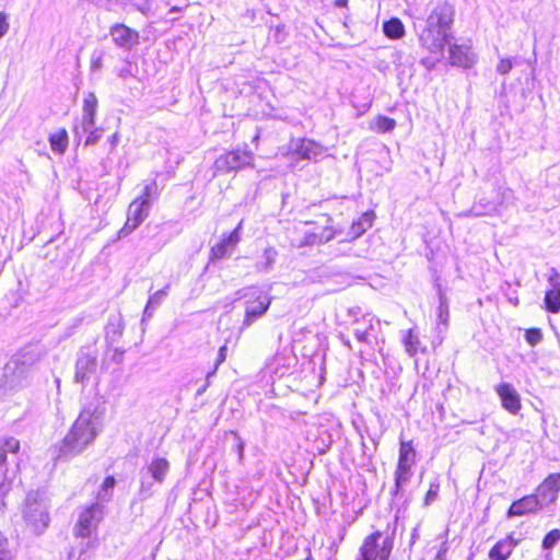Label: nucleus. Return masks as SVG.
I'll list each match as a JSON object with an SVG mask.
<instances>
[{
	"mask_svg": "<svg viewBox=\"0 0 560 560\" xmlns=\"http://www.w3.org/2000/svg\"><path fill=\"white\" fill-rule=\"evenodd\" d=\"M226 352H228V347L224 345L222 346L220 349H219V352H218V358H217V361H215V364H214V368L211 372H209L207 374V377H206V381H209L217 372V370L219 369V366L225 361L226 359Z\"/></svg>",
	"mask_w": 560,
	"mask_h": 560,
	"instance_id": "nucleus-35",
	"label": "nucleus"
},
{
	"mask_svg": "<svg viewBox=\"0 0 560 560\" xmlns=\"http://www.w3.org/2000/svg\"><path fill=\"white\" fill-rule=\"evenodd\" d=\"M396 121L387 116L378 115L370 121L369 128L378 133L390 132L395 129Z\"/></svg>",
	"mask_w": 560,
	"mask_h": 560,
	"instance_id": "nucleus-22",
	"label": "nucleus"
},
{
	"mask_svg": "<svg viewBox=\"0 0 560 560\" xmlns=\"http://www.w3.org/2000/svg\"><path fill=\"white\" fill-rule=\"evenodd\" d=\"M97 98L93 93H90L83 101V114L96 115Z\"/></svg>",
	"mask_w": 560,
	"mask_h": 560,
	"instance_id": "nucleus-31",
	"label": "nucleus"
},
{
	"mask_svg": "<svg viewBox=\"0 0 560 560\" xmlns=\"http://www.w3.org/2000/svg\"><path fill=\"white\" fill-rule=\"evenodd\" d=\"M232 434L234 435V438L236 439L237 443H236V452H237V455H238V460L242 462L243 458H244V448H245V444L244 442L241 440V438L237 435V433L235 432H232Z\"/></svg>",
	"mask_w": 560,
	"mask_h": 560,
	"instance_id": "nucleus-47",
	"label": "nucleus"
},
{
	"mask_svg": "<svg viewBox=\"0 0 560 560\" xmlns=\"http://www.w3.org/2000/svg\"><path fill=\"white\" fill-rule=\"evenodd\" d=\"M560 491V472L550 474L537 488L535 497H538V501L541 506H546L556 502L558 493Z\"/></svg>",
	"mask_w": 560,
	"mask_h": 560,
	"instance_id": "nucleus-10",
	"label": "nucleus"
},
{
	"mask_svg": "<svg viewBox=\"0 0 560 560\" xmlns=\"http://www.w3.org/2000/svg\"><path fill=\"white\" fill-rule=\"evenodd\" d=\"M103 56L104 52L101 51H94L91 58V69L93 71H100L103 67Z\"/></svg>",
	"mask_w": 560,
	"mask_h": 560,
	"instance_id": "nucleus-40",
	"label": "nucleus"
},
{
	"mask_svg": "<svg viewBox=\"0 0 560 560\" xmlns=\"http://www.w3.org/2000/svg\"><path fill=\"white\" fill-rule=\"evenodd\" d=\"M318 238H319V235L312 234V235L307 236L305 244L313 245V244L319 243Z\"/></svg>",
	"mask_w": 560,
	"mask_h": 560,
	"instance_id": "nucleus-50",
	"label": "nucleus"
},
{
	"mask_svg": "<svg viewBox=\"0 0 560 560\" xmlns=\"http://www.w3.org/2000/svg\"><path fill=\"white\" fill-rule=\"evenodd\" d=\"M132 5L143 14L152 13V3L150 0H133Z\"/></svg>",
	"mask_w": 560,
	"mask_h": 560,
	"instance_id": "nucleus-39",
	"label": "nucleus"
},
{
	"mask_svg": "<svg viewBox=\"0 0 560 560\" xmlns=\"http://www.w3.org/2000/svg\"><path fill=\"white\" fill-rule=\"evenodd\" d=\"M440 317L443 320V323H446V318H445V316H442V313L440 314Z\"/></svg>",
	"mask_w": 560,
	"mask_h": 560,
	"instance_id": "nucleus-58",
	"label": "nucleus"
},
{
	"mask_svg": "<svg viewBox=\"0 0 560 560\" xmlns=\"http://www.w3.org/2000/svg\"><path fill=\"white\" fill-rule=\"evenodd\" d=\"M50 148L54 152L62 154L68 147V133L65 129H61L57 133L49 137Z\"/></svg>",
	"mask_w": 560,
	"mask_h": 560,
	"instance_id": "nucleus-24",
	"label": "nucleus"
},
{
	"mask_svg": "<svg viewBox=\"0 0 560 560\" xmlns=\"http://www.w3.org/2000/svg\"><path fill=\"white\" fill-rule=\"evenodd\" d=\"M336 232L332 231L330 228H325L322 234L319 235L318 242L319 243H327L331 241L335 237Z\"/></svg>",
	"mask_w": 560,
	"mask_h": 560,
	"instance_id": "nucleus-46",
	"label": "nucleus"
},
{
	"mask_svg": "<svg viewBox=\"0 0 560 560\" xmlns=\"http://www.w3.org/2000/svg\"><path fill=\"white\" fill-rule=\"evenodd\" d=\"M127 73H128V71H121L119 75H120L121 78H125Z\"/></svg>",
	"mask_w": 560,
	"mask_h": 560,
	"instance_id": "nucleus-57",
	"label": "nucleus"
},
{
	"mask_svg": "<svg viewBox=\"0 0 560 560\" xmlns=\"http://www.w3.org/2000/svg\"><path fill=\"white\" fill-rule=\"evenodd\" d=\"M271 304L269 295H258L245 302V318L243 327H249L257 318L261 317Z\"/></svg>",
	"mask_w": 560,
	"mask_h": 560,
	"instance_id": "nucleus-11",
	"label": "nucleus"
},
{
	"mask_svg": "<svg viewBox=\"0 0 560 560\" xmlns=\"http://www.w3.org/2000/svg\"><path fill=\"white\" fill-rule=\"evenodd\" d=\"M454 21V8L447 2L438 3L430 14L425 23L429 24L430 27H440L445 31L451 28V25Z\"/></svg>",
	"mask_w": 560,
	"mask_h": 560,
	"instance_id": "nucleus-9",
	"label": "nucleus"
},
{
	"mask_svg": "<svg viewBox=\"0 0 560 560\" xmlns=\"http://www.w3.org/2000/svg\"><path fill=\"white\" fill-rule=\"evenodd\" d=\"M448 31L440 27H430L425 23L424 27L419 33V40L423 47L431 52H441L447 43Z\"/></svg>",
	"mask_w": 560,
	"mask_h": 560,
	"instance_id": "nucleus-6",
	"label": "nucleus"
},
{
	"mask_svg": "<svg viewBox=\"0 0 560 560\" xmlns=\"http://www.w3.org/2000/svg\"><path fill=\"white\" fill-rule=\"evenodd\" d=\"M450 62L453 66L468 68L474 63V55L469 47L463 45H453L450 47Z\"/></svg>",
	"mask_w": 560,
	"mask_h": 560,
	"instance_id": "nucleus-17",
	"label": "nucleus"
},
{
	"mask_svg": "<svg viewBox=\"0 0 560 560\" xmlns=\"http://www.w3.org/2000/svg\"><path fill=\"white\" fill-rule=\"evenodd\" d=\"M436 497V492L435 491H432L430 490L427 494V502L431 499V498H434Z\"/></svg>",
	"mask_w": 560,
	"mask_h": 560,
	"instance_id": "nucleus-54",
	"label": "nucleus"
},
{
	"mask_svg": "<svg viewBox=\"0 0 560 560\" xmlns=\"http://www.w3.org/2000/svg\"><path fill=\"white\" fill-rule=\"evenodd\" d=\"M539 502L538 497H535L534 494L525 495L511 504L506 515L511 518L514 516L535 513L542 508Z\"/></svg>",
	"mask_w": 560,
	"mask_h": 560,
	"instance_id": "nucleus-15",
	"label": "nucleus"
},
{
	"mask_svg": "<svg viewBox=\"0 0 560 560\" xmlns=\"http://www.w3.org/2000/svg\"><path fill=\"white\" fill-rule=\"evenodd\" d=\"M558 272L555 271L549 281L552 289L545 295L546 310L550 313L557 314L560 311V283L558 282Z\"/></svg>",
	"mask_w": 560,
	"mask_h": 560,
	"instance_id": "nucleus-19",
	"label": "nucleus"
},
{
	"mask_svg": "<svg viewBox=\"0 0 560 560\" xmlns=\"http://www.w3.org/2000/svg\"><path fill=\"white\" fill-rule=\"evenodd\" d=\"M402 343L409 357H415L417 354L420 340L412 329L405 332Z\"/></svg>",
	"mask_w": 560,
	"mask_h": 560,
	"instance_id": "nucleus-26",
	"label": "nucleus"
},
{
	"mask_svg": "<svg viewBox=\"0 0 560 560\" xmlns=\"http://www.w3.org/2000/svg\"><path fill=\"white\" fill-rule=\"evenodd\" d=\"M150 202L133 200L128 208V218L125 225L119 231V236H126L135 231L148 217Z\"/></svg>",
	"mask_w": 560,
	"mask_h": 560,
	"instance_id": "nucleus-7",
	"label": "nucleus"
},
{
	"mask_svg": "<svg viewBox=\"0 0 560 560\" xmlns=\"http://www.w3.org/2000/svg\"><path fill=\"white\" fill-rule=\"evenodd\" d=\"M103 427L104 409L83 408L62 441L55 446L54 459L67 462L81 455L95 442Z\"/></svg>",
	"mask_w": 560,
	"mask_h": 560,
	"instance_id": "nucleus-1",
	"label": "nucleus"
},
{
	"mask_svg": "<svg viewBox=\"0 0 560 560\" xmlns=\"http://www.w3.org/2000/svg\"><path fill=\"white\" fill-rule=\"evenodd\" d=\"M140 492H141V494H143L144 497H150V495H151V493H150L149 489H147V488L144 487V485H142V486H141Z\"/></svg>",
	"mask_w": 560,
	"mask_h": 560,
	"instance_id": "nucleus-53",
	"label": "nucleus"
},
{
	"mask_svg": "<svg viewBox=\"0 0 560 560\" xmlns=\"http://www.w3.org/2000/svg\"><path fill=\"white\" fill-rule=\"evenodd\" d=\"M15 552L10 547L8 537L0 530V560H14Z\"/></svg>",
	"mask_w": 560,
	"mask_h": 560,
	"instance_id": "nucleus-29",
	"label": "nucleus"
},
{
	"mask_svg": "<svg viewBox=\"0 0 560 560\" xmlns=\"http://www.w3.org/2000/svg\"><path fill=\"white\" fill-rule=\"evenodd\" d=\"M229 248L231 245L223 240L221 243L217 244L211 248V257L215 259H221L229 254Z\"/></svg>",
	"mask_w": 560,
	"mask_h": 560,
	"instance_id": "nucleus-32",
	"label": "nucleus"
},
{
	"mask_svg": "<svg viewBox=\"0 0 560 560\" xmlns=\"http://www.w3.org/2000/svg\"><path fill=\"white\" fill-rule=\"evenodd\" d=\"M277 256V252L272 247H268L264 250L265 261H259L256 264V269L258 271H268L275 262Z\"/></svg>",
	"mask_w": 560,
	"mask_h": 560,
	"instance_id": "nucleus-28",
	"label": "nucleus"
},
{
	"mask_svg": "<svg viewBox=\"0 0 560 560\" xmlns=\"http://www.w3.org/2000/svg\"><path fill=\"white\" fill-rule=\"evenodd\" d=\"M526 341L530 345V346H536L538 345L541 340H542V334L540 331V329H528L526 331Z\"/></svg>",
	"mask_w": 560,
	"mask_h": 560,
	"instance_id": "nucleus-37",
	"label": "nucleus"
},
{
	"mask_svg": "<svg viewBox=\"0 0 560 560\" xmlns=\"http://www.w3.org/2000/svg\"><path fill=\"white\" fill-rule=\"evenodd\" d=\"M513 68V62L511 59L503 58L497 66V71L501 74H508Z\"/></svg>",
	"mask_w": 560,
	"mask_h": 560,
	"instance_id": "nucleus-42",
	"label": "nucleus"
},
{
	"mask_svg": "<svg viewBox=\"0 0 560 560\" xmlns=\"http://www.w3.org/2000/svg\"><path fill=\"white\" fill-rule=\"evenodd\" d=\"M393 550V540L377 530L365 537L357 560H388Z\"/></svg>",
	"mask_w": 560,
	"mask_h": 560,
	"instance_id": "nucleus-3",
	"label": "nucleus"
},
{
	"mask_svg": "<svg viewBox=\"0 0 560 560\" xmlns=\"http://www.w3.org/2000/svg\"><path fill=\"white\" fill-rule=\"evenodd\" d=\"M254 156L249 151H229L220 155L214 162V170L219 173H230L246 166H254Z\"/></svg>",
	"mask_w": 560,
	"mask_h": 560,
	"instance_id": "nucleus-4",
	"label": "nucleus"
},
{
	"mask_svg": "<svg viewBox=\"0 0 560 560\" xmlns=\"http://www.w3.org/2000/svg\"><path fill=\"white\" fill-rule=\"evenodd\" d=\"M103 130L101 128H94L89 131H85L86 139H85V145H92L95 144L102 137Z\"/></svg>",
	"mask_w": 560,
	"mask_h": 560,
	"instance_id": "nucleus-38",
	"label": "nucleus"
},
{
	"mask_svg": "<svg viewBox=\"0 0 560 560\" xmlns=\"http://www.w3.org/2000/svg\"><path fill=\"white\" fill-rule=\"evenodd\" d=\"M97 368L96 355L90 353H81L77 360L74 381L85 384L92 375L95 374Z\"/></svg>",
	"mask_w": 560,
	"mask_h": 560,
	"instance_id": "nucleus-13",
	"label": "nucleus"
},
{
	"mask_svg": "<svg viewBox=\"0 0 560 560\" xmlns=\"http://www.w3.org/2000/svg\"><path fill=\"white\" fill-rule=\"evenodd\" d=\"M109 35L113 42L121 49L131 50L139 44L140 35L139 33L122 24L116 23L110 26Z\"/></svg>",
	"mask_w": 560,
	"mask_h": 560,
	"instance_id": "nucleus-8",
	"label": "nucleus"
},
{
	"mask_svg": "<svg viewBox=\"0 0 560 560\" xmlns=\"http://www.w3.org/2000/svg\"><path fill=\"white\" fill-rule=\"evenodd\" d=\"M560 539V530L552 529L550 530L542 540V547L545 549H551Z\"/></svg>",
	"mask_w": 560,
	"mask_h": 560,
	"instance_id": "nucleus-34",
	"label": "nucleus"
},
{
	"mask_svg": "<svg viewBox=\"0 0 560 560\" xmlns=\"http://www.w3.org/2000/svg\"><path fill=\"white\" fill-rule=\"evenodd\" d=\"M147 469L155 482L163 483L170 471V462L165 457L154 456Z\"/></svg>",
	"mask_w": 560,
	"mask_h": 560,
	"instance_id": "nucleus-18",
	"label": "nucleus"
},
{
	"mask_svg": "<svg viewBox=\"0 0 560 560\" xmlns=\"http://www.w3.org/2000/svg\"><path fill=\"white\" fill-rule=\"evenodd\" d=\"M447 550H448L447 542L444 541L441 545V547H440V549H439L434 560H446V552H447Z\"/></svg>",
	"mask_w": 560,
	"mask_h": 560,
	"instance_id": "nucleus-49",
	"label": "nucleus"
},
{
	"mask_svg": "<svg viewBox=\"0 0 560 560\" xmlns=\"http://www.w3.org/2000/svg\"><path fill=\"white\" fill-rule=\"evenodd\" d=\"M495 392L501 399L502 407L509 412L516 415L521 410V398L515 388L508 383H502L495 387Z\"/></svg>",
	"mask_w": 560,
	"mask_h": 560,
	"instance_id": "nucleus-14",
	"label": "nucleus"
},
{
	"mask_svg": "<svg viewBox=\"0 0 560 560\" xmlns=\"http://www.w3.org/2000/svg\"><path fill=\"white\" fill-rule=\"evenodd\" d=\"M10 27L8 15L0 12V39L5 36Z\"/></svg>",
	"mask_w": 560,
	"mask_h": 560,
	"instance_id": "nucleus-45",
	"label": "nucleus"
},
{
	"mask_svg": "<svg viewBox=\"0 0 560 560\" xmlns=\"http://www.w3.org/2000/svg\"><path fill=\"white\" fill-rule=\"evenodd\" d=\"M373 220L374 213L365 212L355 222H353L349 232L351 240L360 237L368 229H370Z\"/></svg>",
	"mask_w": 560,
	"mask_h": 560,
	"instance_id": "nucleus-21",
	"label": "nucleus"
},
{
	"mask_svg": "<svg viewBox=\"0 0 560 560\" xmlns=\"http://www.w3.org/2000/svg\"><path fill=\"white\" fill-rule=\"evenodd\" d=\"M515 545H516L515 541L511 537H508L505 539L498 541L490 549L489 559L490 560H506L511 556Z\"/></svg>",
	"mask_w": 560,
	"mask_h": 560,
	"instance_id": "nucleus-20",
	"label": "nucleus"
},
{
	"mask_svg": "<svg viewBox=\"0 0 560 560\" xmlns=\"http://www.w3.org/2000/svg\"><path fill=\"white\" fill-rule=\"evenodd\" d=\"M354 335L357 337V339L361 342H369V331L368 329H361V328H355L354 329Z\"/></svg>",
	"mask_w": 560,
	"mask_h": 560,
	"instance_id": "nucleus-48",
	"label": "nucleus"
},
{
	"mask_svg": "<svg viewBox=\"0 0 560 560\" xmlns=\"http://www.w3.org/2000/svg\"><path fill=\"white\" fill-rule=\"evenodd\" d=\"M415 457L410 456H399L397 469L395 472L396 491H399V489L409 482L412 476L411 468L415 464Z\"/></svg>",
	"mask_w": 560,
	"mask_h": 560,
	"instance_id": "nucleus-16",
	"label": "nucleus"
},
{
	"mask_svg": "<svg viewBox=\"0 0 560 560\" xmlns=\"http://www.w3.org/2000/svg\"><path fill=\"white\" fill-rule=\"evenodd\" d=\"M12 479L7 474L0 479V497H4L11 490Z\"/></svg>",
	"mask_w": 560,
	"mask_h": 560,
	"instance_id": "nucleus-44",
	"label": "nucleus"
},
{
	"mask_svg": "<svg viewBox=\"0 0 560 560\" xmlns=\"http://www.w3.org/2000/svg\"><path fill=\"white\" fill-rule=\"evenodd\" d=\"M158 184L156 180L153 179L144 186L143 192L138 199L140 201H148L151 203L152 200L158 197Z\"/></svg>",
	"mask_w": 560,
	"mask_h": 560,
	"instance_id": "nucleus-30",
	"label": "nucleus"
},
{
	"mask_svg": "<svg viewBox=\"0 0 560 560\" xmlns=\"http://www.w3.org/2000/svg\"><path fill=\"white\" fill-rule=\"evenodd\" d=\"M167 289H168V285H166L164 289L162 290H159L156 292H154L148 300V303H149V306H153V307H156L159 306L163 300L166 298L167 295Z\"/></svg>",
	"mask_w": 560,
	"mask_h": 560,
	"instance_id": "nucleus-36",
	"label": "nucleus"
},
{
	"mask_svg": "<svg viewBox=\"0 0 560 560\" xmlns=\"http://www.w3.org/2000/svg\"><path fill=\"white\" fill-rule=\"evenodd\" d=\"M151 308H154V307L153 306H149V303H147L144 312H143V316L144 317L150 318L152 316Z\"/></svg>",
	"mask_w": 560,
	"mask_h": 560,
	"instance_id": "nucleus-52",
	"label": "nucleus"
},
{
	"mask_svg": "<svg viewBox=\"0 0 560 560\" xmlns=\"http://www.w3.org/2000/svg\"><path fill=\"white\" fill-rule=\"evenodd\" d=\"M440 317L443 320V323H446V318H445V316H442V313L440 314Z\"/></svg>",
	"mask_w": 560,
	"mask_h": 560,
	"instance_id": "nucleus-59",
	"label": "nucleus"
},
{
	"mask_svg": "<svg viewBox=\"0 0 560 560\" xmlns=\"http://www.w3.org/2000/svg\"><path fill=\"white\" fill-rule=\"evenodd\" d=\"M115 485V478L113 476H108L101 486V489L97 493V499L101 501H108L112 498V492Z\"/></svg>",
	"mask_w": 560,
	"mask_h": 560,
	"instance_id": "nucleus-27",
	"label": "nucleus"
},
{
	"mask_svg": "<svg viewBox=\"0 0 560 560\" xmlns=\"http://www.w3.org/2000/svg\"><path fill=\"white\" fill-rule=\"evenodd\" d=\"M242 228V222L238 223L237 228L225 238L226 243L231 245V249H233L236 244L240 242V230Z\"/></svg>",
	"mask_w": 560,
	"mask_h": 560,
	"instance_id": "nucleus-43",
	"label": "nucleus"
},
{
	"mask_svg": "<svg viewBox=\"0 0 560 560\" xmlns=\"http://www.w3.org/2000/svg\"><path fill=\"white\" fill-rule=\"evenodd\" d=\"M20 450V441L15 438H0V465L7 459L8 453H18Z\"/></svg>",
	"mask_w": 560,
	"mask_h": 560,
	"instance_id": "nucleus-23",
	"label": "nucleus"
},
{
	"mask_svg": "<svg viewBox=\"0 0 560 560\" xmlns=\"http://www.w3.org/2000/svg\"><path fill=\"white\" fill-rule=\"evenodd\" d=\"M209 384H210V380H209V381H207V384H206L202 388H200V389L198 390V394H199V395H201V394L206 390V388H207V386H208Z\"/></svg>",
	"mask_w": 560,
	"mask_h": 560,
	"instance_id": "nucleus-55",
	"label": "nucleus"
},
{
	"mask_svg": "<svg viewBox=\"0 0 560 560\" xmlns=\"http://www.w3.org/2000/svg\"><path fill=\"white\" fill-rule=\"evenodd\" d=\"M290 151L293 154L300 155L305 160H316L324 153V148L310 139L292 140L290 143Z\"/></svg>",
	"mask_w": 560,
	"mask_h": 560,
	"instance_id": "nucleus-12",
	"label": "nucleus"
},
{
	"mask_svg": "<svg viewBox=\"0 0 560 560\" xmlns=\"http://www.w3.org/2000/svg\"><path fill=\"white\" fill-rule=\"evenodd\" d=\"M22 513L26 526L33 534L39 535L48 527V504L39 491L27 493Z\"/></svg>",
	"mask_w": 560,
	"mask_h": 560,
	"instance_id": "nucleus-2",
	"label": "nucleus"
},
{
	"mask_svg": "<svg viewBox=\"0 0 560 560\" xmlns=\"http://www.w3.org/2000/svg\"><path fill=\"white\" fill-rule=\"evenodd\" d=\"M95 127V115H82V119L80 122V127L75 128V132L79 136V129H81L83 132L89 131L91 129H94Z\"/></svg>",
	"mask_w": 560,
	"mask_h": 560,
	"instance_id": "nucleus-33",
	"label": "nucleus"
},
{
	"mask_svg": "<svg viewBox=\"0 0 560 560\" xmlns=\"http://www.w3.org/2000/svg\"><path fill=\"white\" fill-rule=\"evenodd\" d=\"M399 456H410L416 458V452L413 450L411 441H402L400 443Z\"/></svg>",
	"mask_w": 560,
	"mask_h": 560,
	"instance_id": "nucleus-41",
	"label": "nucleus"
},
{
	"mask_svg": "<svg viewBox=\"0 0 560 560\" xmlns=\"http://www.w3.org/2000/svg\"><path fill=\"white\" fill-rule=\"evenodd\" d=\"M347 4V0H337L338 7H345Z\"/></svg>",
	"mask_w": 560,
	"mask_h": 560,
	"instance_id": "nucleus-56",
	"label": "nucleus"
},
{
	"mask_svg": "<svg viewBox=\"0 0 560 560\" xmlns=\"http://www.w3.org/2000/svg\"><path fill=\"white\" fill-rule=\"evenodd\" d=\"M383 31L385 35L389 38H400L405 34L404 24L398 19H392L384 23Z\"/></svg>",
	"mask_w": 560,
	"mask_h": 560,
	"instance_id": "nucleus-25",
	"label": "nucleus"
},
{
	"mask_svg": "<svg viewBox=\"0 0 560 560\" xmlns=\"http://www.w3.org/2000/svg\"><path fill=\"white\" fill-rule=\"evenodd\" d=\"M118 139H119V136L117 132H115L114 135L110 136L109 142H110L112 149L116 148V145L118 143Z\"/></svg>",
	"mask_w": 560,
	"mask_h": 560,
	"instance_id": "nucleus-51",
	"label": "nucleus"
},
{
	"mask_svg": "<svg viewBox=\"0 0 560 560\" xmlns=\"http://www.w3.org/2000/svg\"><path fill=\"white\" fill-rule=\"evenodd\" d=\"M103 517V506L94 503L85 509L78 521L75 526V535L79 537H88L97 527Z\"/></svg>",
	"mask_w": 560,
	"mask_h": 560,
	"instance_id": "nucleus-5",
	"label": "nucleus"
}]
</instances>
